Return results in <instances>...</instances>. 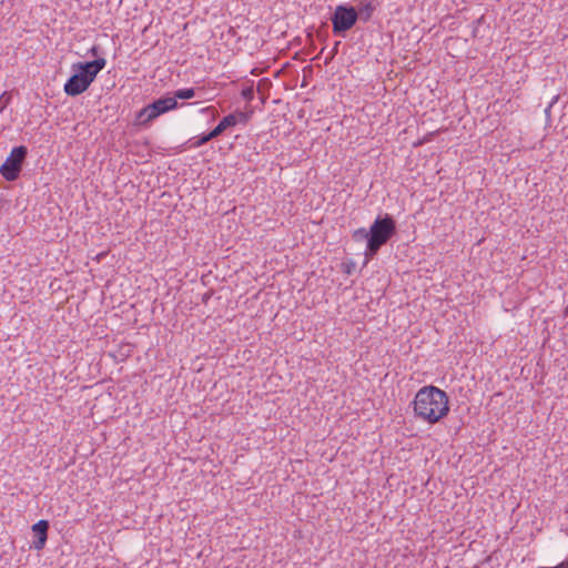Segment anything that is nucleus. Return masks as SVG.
Segmentation results:
<instances>
[{
    "label": "nucleus",
    "instance_id": "nucleus-1",
    "mask_svg": "<svg viewBox=\"0 0 568 568\" xmlns=\"http://www.w3.org/2000/svg\"><path fill=\"white\" fill-rule=\"evenodd\" d=\"M413 404L416 416L429 424L439 422L449 412L447 394L432 385L422 387L416 393Z\"/></svg>",
    "mask_w": 568,
    "mask_h": 568
},
{
    "label": "nucleus",
    "instance_id": "nucleus-2",
    "mask_svg": "<svg viewBox=\"0 0 568 568\" xmlns=\"http://www.w3.org/2000/svg\"><path fill=\"white\" fill-rule=\"evenodd\" d=\"M105 59L98 58L90 62L73 64L74 73L64 84V92L70 97L84 92L94 81L98 73L105 67Z\"/></svg>",
    "mask_w": 568,
    "mask_h": 568
},
{
    "label": "nucleus",
    "instance_id": "nucleus-3",
    "mask_svg": "<svg viewBox=\"0 0 568 568\" xmlns=\"http://www.w3.org/2000/svg\"><path fill=\"white\" fill-rule=\"evenodd\" d=\"M396 233L395 220L385 214V216H378L368 230L369 240L366 248V256H374Z\"/></svg>",
    "mask_w": 568,
    "mask_h": 568
},
{
    "label": "nucleus",
    "instance_id": "nucleus-4",
    "mask_svg": "<svg viewBox=\"0 0 568 568\" xmlns=\"http://www.w3.org/2000/svg\"><path fill=\"white\" fill-rule=\"evenodd\" d=\"M27 153L28 150L23 145L12 149L4 163L0 166V173L4 180L11 182L19 178Z\"/></svg>",
    "mask_w": 568,
    "mask_h": 568
},
{
    "label": "nucleus",
    "instance_id": "nucleus-5",
    "mask_svg": "<svg viewBox=\"0 0 568 568\" xmlns=\"http://www.w3.org/2000/svg\"><path fill=\"white\" fill-rule=\"evenodd\" d=\"M176 108L178 101L174 98L164 97L143 108L138 114V120L141 124H144Z\"/></svg>",
    "mask_w": 568,
    "mask_h": 568
},
{
    "label": "nucleus",
    "instance_id": "nucleus-6",
    "mask_svg": "<svg viewBox=\"0 0 568 568\" xmlns=\"http://www.w3.org/2000/svg\"><path fill=\"white\" fill-rule=\"evenodd\" d=\"M358 19V14L355 8L347 6H337L333 17V32L335 34H342L354 27Z\"/></svg>",
    "mask_w": 568,
    "mask_h": 568
},
{
    "label": "nucleus",
    "instance_id": "nucleus-7",
    "mask_svg": "<svg viewBox=\"0 0 568 568\" xmlns=\"http://www.w3.org/2000/svg\"><path fill=\"white\" fill-rule=\"evenodd\" d=\"M237 124V119L233 114L224 116L220 123L207 134L202 135L197 141L193 143L194 148H199L209 141L220 136L229 128H233Z\"/></svg>",
    "mask_w": 568,
    "mask_h": 568
},
{
    "label": "nucleus",
    "instance_id": "nucleus-8",
    "mask_svg": "<svg viewBox=\"0 0 568 568\" xmlns=\"http://www.w3.org/2000/svg\"><path fill=\"white\" fill-rule=\"evenodd\" d=\"M49 523L47 520H39L32 526L37 539L33 541L32 547L37 550L43 549L48 538Z\"/></svg>",
    "mask_w": 568,
    "mask_h": 568
},
{
    "label": "nucleus",
    "instance_id": "nucleus-9",
    "mask_svg": "<svg viewBox=\"0 0 568 568\" xmlns=\"http://www.w3.org/2000/svg\"><path fill=\"white\" fill-rule=\"evenodd\" d=\"M374 10L375 6L373 4L372 1L361 2L358 6V10H356L358 19L365 22L368 21L373 16Z\"/></svg>",
    "mask_w": 568,
    "mask_h": 568
},
{
    "label": "nucleus",
    "instance_id": "nucleus-10",
    "mask_svg": "<svg viewBox=\"0 0 568 568\" xmlns=\"http://www.w3.org/2000/svg\"><path fill=\"white\" fill-rule=\"evenodd\" d=\"M195 97V90L193 88L180 89L174 92V99L187 100Z\"/></svg>",
    "mask_w": 568,
    "mask_h": 568
},
{
    "label": "nucleus",
    "instance_id": "nucleus-11",
    "mask_svg": "<svg viewBox=\"0 0 568 568\" xmlns=\"http://www.w3.org/2000/svg\"><path fill=\"white\" fill-rule=\"evenodd\" d=\"M11 101V94L9 92H3L0 97V113L8 106Z\"/></svg>",
    "mask_w": 568,
    "mask_h": 568
},
{
    "label": "nucleus",
    "instance_id": "nucleus-12",
    "mask_svg": "<svg viewBox=\"0 0 568 568\" xmlns=\"http://www.w3.org/2000/svg\"><path fill=\"white\" fill-rule=\"evenodd\" d=\"M353 237L356 240L365 239L368 241L369 240L368 231L364 227L358 229L354 232Z\"/></svg>",
    "mask_w": 568,
    "mask_h": 568
},
{
    "label": "nucleus",
    "instance_id": "nucleus-13",
    "mask_svg": "<svg viewBox=\"0 0 568 568\" xmlns=\"http://www.w3.org/2000/svg\"><path fill=\"white\" fill-rule=\"evenodd\" d=\"M242 97L246 100V101H251L253 100L254 98V91H253V88H245L242 90Z\"/></svg>",
    "mask_w": 568,
    "mask_h": 568
},
{
    "label": "nucleus",
    "instance_id": "nucleus-14",
    "mask_svg": "<svg viewBox=\"0 0 568 568\" xmlns=\"http://www.w3.org/2000/svg\"><path fill=\"white\" fill-rule=\"evenodd\" d=\"M232 114L237 119V123H246L250 118L248 114L245 112H236Z\"/></svg>",
    "mask_w": 568,
    "mask_h": 568
},
{
    "label": "nucleus",
    "instance_id": "nucleus-15",
    "mask_svg": "<svg viewBox=\"0 0 568 568\" xmlns=\"http://www.w3.org/2000/svg\"><path fill=\"white\" fill-rule=\"evenodd\" d=\"M538 568H568V557L564 561L558 564L557 566H554V567H538Z\"/></svg>",
    "mask_w": 568,
    "mask_h": 568
},
{
    "label": "nucleus",
    "instance_id": "nucleus-16",
    "mask_svg": "<svg viewBox=\"0 0 568 568\" xmlns=\"http://www.w3.org/2000/svg\"><path fill=\"white\" fill-rule=\"evenodd\" d=\"M202 111L203 112H212L213 116H215V114H217V111L213 106L204 108Z\"/></svg>",
    "mask_w": 568,
    "mask_h": 568
},
{
    "label": "nucleus",
    "instance_id": "nucleus-17",
    "mask_svg": "<svg viewBox=\"0 0 568 568\" xmlns=\"http://www.w3.org/2000/svg\"><path fill=\"white\" fill-rule=\"evenodd\" d=\"M98 51H99V48H98V47H92V49L90 50V52L92 53V55H97V54H98Z\"/></svg>",
    "mask_w": 568,
    "mask_h": 568
},
{
    "label": "nucleus",
    "instance_id": "nucleus-18",
    "mask_svg": "<svg viewBox=\"0 0 568 568\" xmlns=\"http://www.w3.org/2000/svg\"><path fill=\"white\" fill-rule=\"evenodd\" d=\"M474 568H478V567H474Z\"/></svg>",
    "mask_w": 568,
    "mask_h": 568
}]
</instances>
